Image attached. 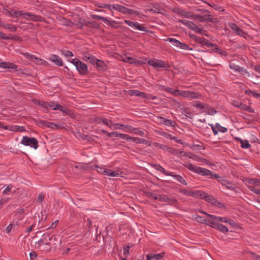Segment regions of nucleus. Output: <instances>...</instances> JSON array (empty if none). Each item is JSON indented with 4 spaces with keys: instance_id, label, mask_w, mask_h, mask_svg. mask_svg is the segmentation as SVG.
Returning a JSON list of instances; mask_svg holds the SVG:
<instances>
[{
    "instance_id": "nucleus-50",
    "label": "nucleus",
    "mask_w": 260,
    "mask_h": 260,
    "mask_svg": "<svg viewBox=\"0 0 260 260\" xmlns=\"http://www.w3.org/2000/svg\"><path fill=\"white\" fill-rule=\"evenodd\" d=\"M123 136L125 137L124 139L130 141L131 142H136L138 139V137H132L126 134H125V136Z\"/></svg>"
},
{
    "instance_id": "nucleus-19",
    "label": "nucleus",
    "mask_w": 260,
    "mask_h": 260,
    "mask_svg": "<svg viewBox=\"0 0 260 260\" xmlns=\"http://www.w3.org/2000/svg\"><path fill=\"white\" fill-rule=\"evenodd\" d=\"M164 253H160L157 254L150 253L146 255V260H159L164 257Z\"/></svg>"
},
{
    "instance_id": "nucleus-46",
    "label": "nucleus",
    "mask_w": 260,
    "mask_h": 260,
    "mask_svg": "<svg viewBox=\"0 0 260 260\" xmlns=\"http://www.w3.org/2000/svg\"><path fill=\"white\" fill-rule=\"evenodd\" d=\"M133 133L135 134H136V135H139L140 136H146L145 134H144V131L141 130L140 128H134V129L133 131Z\"/></svg>"
},
{
    "instance_id": "nucleus-54",
    "label": "nucleus",
    "mask_w": 260,
    "mask_h": 260,
    "mask_svg": "<svg viewBox=\"0 0 260 260\" xmlns=\"http://www.w3.org/2000/svg\"><path fill=\"white\" fill-rule=\"evenodd\" d=\"M189 93H190V91H182L180 93V95H181L183 97H184V98L189 99Z\"/></svg>"
},
{
    "instance_id": "nucleus-4",
    "label": "nucleus",
    "mask_w": 260,
    "mask_h": 260,
    "mask_svg": "<svg viewBox=\"0 0 260 260\" xmlns=\"http://www.w3.org/2000/svg\"><path fill=\"white\" fill-rule=\"evenodd\" d=\"M21 143L24 145L29 146L35 149L38 147V142L35 138H29L27 136H24Z\"/></svg>"
},
{
    "instance_id": "nucleus-23",
    "label": "nucleus",
    "mask_w": 260,
    "mask_h": 260,
    "mask_svg": "<svg viewBox=\"0 0 260 260\" xmlns=\"http://www.w3.org/2000/svg\"><path fill=\"white\" fill-rule=\"evenodd\" d=\"M47 127L53 129H62L64 128V126L62 124H56L51 122H48Z\"/></svg>"
},
{
    "instance_id": "nucleus-34",
    "label": "nucleus",
    "mask_w": 260,
    "mask_h": 260,
    "mask_svg": "<svg viewBox=\"0 0 260 260\" xmlns=\"http://www.w3.org/2000/svg\"><path fill=\"white\" fill-rule=\"evenodd\" d=\"M108 136L109 137H120V138H121L122 139H124L125 137H124L123 136H125V134H121V133H118V132H111V133H108Z\"/></svg>"
},
{
    "instance_id": "nucleus-14",
    "label": "nucleus",
    "mask_w": 260,
    "mask_h": 260,
    "mask_svg": "<svg viewBox=\"0 0 260 260\" xmlns=\"http://www.w3.org/2000/svg\"><path fill=\"white\" fill-rule=\"evenodd\" d=\"M123 172L119 170L112 171L110 169H105L104 170V174L112 177H123Z\"/></svg>"
},
{
    "instance_id": "nucleus-51",
    "label": "nucleus",
    "mask_w": 260,
    "mask_h": 260,
    "mask_svg": "<svg viewBox=\"0 0 260 260\" xmlns=\"http://www.w3.org/2000/svg\"><path fill=\"white\" fill-rule=\"evenodd\" d=\"M175 124H176V122L175 121H173L170 119H166L164 124L166 125H167V126H174L175 125Z\"/></svg>"
},
{
    "instance_id": "nucleus-13",
    "label": "nucleus",
    "mask_w": 260,
    "mask_h": 260,
    "mask_svg": "<svg viewBox=\"0 0 260 260\" xmlns=\"http://www.w3.org/2000/svg\"><path fill=\"white\" fill-rule=\"evenodd\" d=\"M229 25L230 28L232 29V30H233L236 34L241 37H245L246 33L243 30L240 28L236 24L234 23H230Z\"/></svg>"
},
{
    "instance_id": "nucleus-35",
    "label": "nucleus",
    "mask_w": 260,
    "mask_h": 260,
    "mask_svg": "<svg viewBox=\"0 0 260 260\" xmlns=\"http://www.w3.org/2000/svg\"><path fill=\"white\" fill-rule=\"evenodd\" d=\"M192 30L196 32L199 33L202 35H206V30L203 29L202 28L198 27L197 25H194L193 28H192Z\"/></svg>"
},
{
    "instance_id": "nucleus-6",
    "label": "nucleus",
    "mask_w": 260,
    "mask_h": 260,
    "mask_svg": "<svg viewBox=\"0 0 260 260\" xmlns=\"http://www.w3.org/2000/svg\"><path fill=\"white\" fill-rule=\"evenodd\" d=\"M148 64L154 68H168L170 66L169 65L166 63L164 61L158 59H152L148 61Z\"/></svg>"
},
{
    "instance_id": "nucleus-12",
    "label": "nucleus",
    "mask_w": 260,
    "mask_h": 260,
    "mask_svg": "<svg viewBox=\"0 0 260 260\" xmlns=\"http://www.w3.org/2000/svg\"><path fill=\"white\" fill-rule=\"evenodd\" d=\"M180 192L183 194L193 197H199V196H201V191H192L188 190L185 189H180Z\"/></svg>"
},
{
    "instance_id": "nucleus-1",
    "label": "nucleus",
    "mask_w": 260,
    "mask_h": 260,
    "mask_svg": "<svg viewBox=\"0 0 260 260\" xmlns=\"http://www.w3.org/2000/svg\"><path fill=\"white\" fill-rule=\"evenodd\" d=\"M185 167L189 170L202 176H210V178H211L218 179L220 178L219 175H217L215 173L211 172L210 170L206 169L205 168L194 166L191 164H188L185 165Z\"/></svg>"
},
{
    "instance_id": "nucleus-55",
    "label": "nucleus",
    "mask_w": 260,
    "mask_h": 260,
    "mask_svg": "<svg viewBox=\"0 0 260 260\" xmlns=\"http://www.w3.org/2000/svg\"><path fill=\"white\" fill-rule=\"evenodd\" d=\"M213 51L218 52L219 54H220L221 55H226V52L223 51V50L220 49L218 47V49H215V47H213Z\"/></svg>"
},
{
    "instance_id": "nucleus-64",
    "label": "nucleus",
    "mask_w": 260,
    "mask_h": 260,
    "mask_svg": "<svg viewBox=\"0 0 260 260\" xmlns=\"http://www.w3.org/2000/svg\"><path fill=\"white\" fill-rule=\"evenodd\" d=\"M29 257L31 260H34L37 257V254L35 251H33L29 253Z\"/></svg>"
},
{
    "instance_id": "nucleus-24",
    "label": "nucleus",
    "mask_w": 260,
    "mask_h": 260,
    "mask_svg": "<svg viewBox=\"0 0 260 260\" xmlns=\"http://www.w3.org/2000/svg\"><path fill=\"white\" fill-rule=\"evenodd\" d=\"M153 167L157 171L160 172L161 173L166 176L172 175L170 172L166 171L163 167L159 165L155 164L153 166Z\"/></svg>"
},
{
    "instance_id": "nucleus-47",
    "label": "nucleus",
    "mask_w": 260,
    "mask_h": 260,
    "mask_svg": "<svg viewBox=\"0 0 260 260\" xmlns=\"http://www.w3.org/2000/svg\"><path fill=\"white\" fill-rule=\"evenodd\" d=\"M61 54L66 57H73L74 56L73 53L69 50H62Z\"/></svg>"
},
{
    "instance_id": "nucleus-26",
    "label": "nucleus",
    "mask_w": 260,
    "mask_h": 260,
    "mask_svg": "<svg viewBox=\"0 0 260 260\" xmlns=\"http://www.w3.org/2000/svg\"><path fill=\"white\" fill-rule=\"evenodd\" d=\"M189 158H192L197 161H200L208 165H212L211 163H209V161L207 159L201 158L197 155H193L192 156H189Z\"/></svg>"
},
{
    "instance_id": "nucleus-10",
    "label": "nucleus",
    "mask_w": 260,
    "mask_h": 260,
    "mask_svg": "<svg viewBox=\"0 0 260 260\" xmlns=\"http://www.w3.org/2000/svg\"><path fill=\"white\" fill-rule=\"evenodd\" d=\"M201 196H199V197L201 199H205L206 201L212 204L216 205L217 203H218V206L221 204L220 203L218 202L216 200H215L212 196L208 195L206 193L202 191H201Z\"/></svg>"
},
{
    "instance_id": "nucleus-63",
    "label": "nucleus",
    "mask_w": 260,
    "mask_h": 260,
    "mask_svg": "<svg viewBox=\"0 0 260 260\" xmlns=\"http://www.w3.org/2000/svg\"><path fill=\"white\" fill-rule=\"evenodd\" d=\"M9 63L10 62H1L0 61V67L2 68L7 69L8 68Z\"/></svg>"
},
{
    "instance_id": "nucleus-43",
    "label": "nucleus",
    "mask_w": 260,
    "mask_h": 260,
    "mask_svg": "<svg viewBox=\"0 0 260 260\" xmlns=\"http://www.w3.org/2000/svg\"><path fill=\"white\" fill-rule=\"evenodd\" d=\"M170 198H169L166 195L164 194H158L157 200L161 202H166L169 201Z\"/></svg>"
},
{
    "instance_id": "nucleus-42",
    "label": "nucleus",
    "mask_w": 260,
    "mask_h": 260,
    "mask_svg": "<svg viewBox=\"0 0 260 260\" xmlns=\"http://www.w3.org/2000/svg\"><path fill=\"white\" fill-rule=\"evenodd\" d=\"M95 64L96 66V67L98 68L99 70L104 69L105 66L104 62L98 59H97V61H96Z\"/></svg>"
},
{
    "instance_id": "nucleus-60",
    "label": "nucleus",
    "mask_w": 260,
    "mask_h": 260,
    "mask_svg": "<svg viewBox=\"0 0 260 260\" xmlns=\"http://www.w3.org/2000/svg\"><path fill=\"white\" fill-rule=\"evenodd\" d=\"M97 59H98L96 57L91 55V57L88 62L93 65H95L96 61H97Z\"/></svg>"
},
{
    "instance_id": "nucleus-27",
    "label": "nucleus",
    "mask_w": 260,
    "mask_h": 260,
    "mask_svg": "<svg viewBox=\"0 0 260 260\" xmlns=\"http://www.w3.org/2000/svg\"><path fill=\"white\" fill-rule=\"evenodd\" d=\"M165 41L172 43L174 46L178 48H180L182 44L181 42L174 38H168Z\"/></svg>"
},
{
    "instance_id": "nucleus-45",
    "label": "nucleus",
    "mask_w": 260,
    "mask_h": 260,
    "mask_svg": "<svg viewBox=\"0 0 260 260\" xmlns=\"http://www.w3.org/2000/svg\"><path fill=\"white\" fill-rule=\"evenodd\" d=\"M132 245V244L129 243L123 246V254L125 256H127V255L129 254V249Z\"/></svg>"
},
{
    "instance_id": "nucleus-36",
    "label": "nucleus",
    "mask_w": 260,
    "mask_h": 260,
    "mask_svg": "<svg viewBox=\"0 0 260 260\" xmlns=\"http://www.w3.org/2000/svg\"><path fill=\"white\" fill-rule=\"evenodd\" d=\"M249 185H254L255 186H260V180L256 179H251L249 180Z\"/></svg>"
},
{
    "instance_id": "nucleus-52",
    "label": "nucleus",
    "mask_w": 260,
    "mask_h": 260,
    "mask_svg": "<svg viewBox=\"0 0 260 260\" xmlns=\"http://www.w3.org/2000/svg\"><path fill=\"white\" fill-rule=\"evenodd\" d=\"M216 127H217V128L218 131L221 132L222 133H225L228 131V129L226 128L221 126L219 123L216 124Z\"/></svg>"
},
{
    "instance_id": "nucleus-38",
    "label": "nucleus",
    "mask_w": 260,
    "mask_h": 260,
    "mask_svg": "<svg viewBox=\"0 0 260 260\" xmlns=\"http://www.w3.org/2000/svg\"><path fill=\"white\" fill-rule=\"evenodd\" d=\"M201 97V94L199 92H196L193 91H190L189 99H200Z\"/></svg>"
},
{
    "instance_id": "nucleus-32",
    "label": "nucleus",
    "mask_w": 260,
    "mask_h": 260,
    "mask_svg": "<svg viewBox=\"0 0 260 260\" xmlns=\"http://www.w3.org/2000/svg\"><path fill=\"white\" fill-rule=\"evenodd\" d=\"M236 139L240 141L241 147L243 148H249L251 146L247 140H242L240 138H236Z\"/></svg>"
},
{
    "instance_id": "nucleus-57",
    "label": "nucleus",
    "mask_w": 260,
    "mask_h": 260,
    "mask_svg": "<svg viewBox=\"0 0 260 260\" xmlns=\"http://www.w3.org/2000/svg\"><path fill=\"white\" fill-rule=\"evenodd\" d=\"M134 128L135 127L128 125H125L124 126V128L125 129V131L129 133H133Z\"/></svg>"
},
{
    "instance_id": "nucleus-33",
    "label": "nucleus",
    "mask_w": 260,
    "mask_h": 260,
    "mask_svg": "<svg viewBox=\"0 0 260 260\" xmlns=\"http://www.w3.org/2000/svg\"><path fill=\"white\" fill-rule=\"evenodd\" d=\"M132 27L136 29H138L140 30H142V31H147L146 27L141 25L138 22H134Z\"/></svg>"
},
{
    "instance_id": "nucleus-17",
    "label": "nucleus",
    "mask_w": 260,
    "mask_h": 260,
    "mask_svg": "<svg viewBox=\"0 0 260 260\" xmlns=\"http://www.w3.org/2000/svg\"><path fill=\"white\" fill-rule=\"evenodd\" d=\"M24 16H27L29 17V18L28 19V20L39 22H42L44 20V18L42 17L39 15H35L30 13H25Z\"/></svg>"
},
{
    "instance_id": "nucleus-44",
    "label": "nucleus",
    "mask_w": 260,
    "mask_h": 260,
    "mask_svg": "<svg viewBox=\"0 0 260 260\" xmlns=\"http://www.w3.org/2000/svg\"><path fill=\"white\" fill-rule=\"evenodd\" d=\"M136 143H139V144L143 143V144H146V145H147L148 146H150L151 144V142H150L149 141H147V140H146L145 139H142V138H138V139H137V141H136Z\"/></svg>"
},
{
    "instance_id": "nucleus-37",
    "label": "nucleus",
    "mask_w": 260,
    "mask_h": 260,
    "mask_svg": "<svg viewBox=\"0 0 260 260\" xmlns=\"http://www.w3.org/2000/svg\"><path fill=\"white\" fill-rule=\"evenodd\" d=\"M249 190L253 192L254 193L259 194L260 196V188L256 187L254 185H249L248 186Z\"/></svg>"
},
{
    "instance_id": "nucleus-31",
    "label": "nucleus",
    "mask_w": 260,
    "mask_h": 260,
    "mask_svg": "<svg viewBox=\"0 0 260 260\" xmlns=\"http://www.w3.org/2000/svg\"><path fill=\"white\" fill-rule=\"evenodd\" d=\"M179 21L192 30L195 25L193 22L187 20H179Z\"/></svg>"
},
{
    "instance_id": "nucleus-2",
    "label": "nucleus",
    "mask_w": 260,
    "mask_h": 260,
    "mask_svg": "<svg viewBox=\"0 0 260 260\" xmlns=\"http://www.w3.org/2000/svg\"><path fill=\"white\" fill-rule=\"evenodd\" d=\"M71 62L76 67V69L81 75H85L87 74L88 70L86 64L77 58L73 59Z\"/></svg>"
},
{
    "instance_id": "nucleus-48",
    "label": "nucleus",
    "mask_w": 260,
    "mask_h": 260,
    "mask_svg": "<svg viewBox=\"0 0 260 260\" xmlns=\"http://www.w3.org/2000/svg\"><path fill=\"white\" fill-rule=\"evenodd\" d=\"M161 135L166 138L169 139L170 140H175V137H173L171 134L167 132H162Z\"/></svg>"
},
{
    "instance_id": "nucleus-5",
    "label": "nucleus",
    "mask_w": 260,
    "mask_h": 260,
    "mask_svg": "<svg viewBox=\"0 0 260 260\" xmlns=\"http://www.w3.org/2000/svg\"><path fill=\"white\" fill-rule=\"evenodd\" d=\"M193 39L194 40V41L197 43L206 45L208 47H215V49H218V46L217 45L211 43L208 40L204 38L194 36Z\"/></svg>"
},
{
    "instance_id": "nucleus-61",
    "label": "nucleus",
    "mask_w": 260,
    "mask_h": 260,
    "mask_svg": "<svg viewBox=\"0 0 260 260\" xmlns=\"http://www.w3.org/2000/svg\"><path fill=\"white\" fill-rule=\"evenodd\" d=\"M195 106L197 108H199L200 109H201V110L204 109L206 107V106H204L203 105V104H202V103H201L200 102H197L196 104V105H195Z\"/></svg>"
},
{
    "instance_id": "nucleus-29",
    "label": "nucleus",
    "mask_w": 260,
    "mask_h": 260,
    "mask_svg": "<svg viewBox=\"0 0 260 260\" xmlns=\"http://www.w3.org/2000/svg\"><path fill=\"white\" fill-rule=\"evenodd\" d=\"M51 109L54 110H59L61 111L62 112L67 113V114L68 113V110L66 108H64V107L62 106L61 105H60L58 104L54 103V106Z\"/></svg>"
},
{
    "instance_id": "nucleus-59",
    "label": "nucleus",
    "mask_w": 260,
    "mask_h": 260,
    "mask_svg": "<svg viewBox=\"0 0 260 260\" xmlns=\"http://www.w3.org/2000/svg\"><path fill=\"white\" fill-rule=\"evenodd\" d=\"M251 257L253 260H260V255L253 252H250Z\"/></svg>"
},
{
    "instance_id": "nucleus-22",
    "label": "nucleus",
    "mask_w": 260,
    "mask_h": 260,
    "mask_svg": "<svg viewBox=\"0 0 260 260\" xmlns=\"http://www.w3.org/2000/svg\"><path fill=\"white\" fill-rule=\"evenodd\" d=\"M178 14L187 18L191 19L194 17V14L188 11H185L183 10H180L178 11Z\"/></svg>"
},
{
    "instance_id": "nucleus-3",
    "label": "nucleus",
    "mask_w": 260,
    "mask_h": 260,
    "mask_svg": "<svg viewBox=\"0 0 260 260\" xmlns=\"http://www.w3.org/2000/svg\"><path fill=\"white\" fill-rule=\"evenodd\" d=\"M113 9L123 14H139V13L137 11L128 9L123 6L118 4H113Z\"/></svg>"
},
{
    "instance_id": "nucleus-28",
    "label": "nucleus",
    "mask_w": 260,
    "mask_h": 260,
    "mask_svg": "<svg viewBox=\"0 0 260 260\" xmlns=\"http://www.w3.org/2000/svg\"><path fill=\"white\" fill-rule=\"evenodd\" d=\"M211 220H214L215 222L218 223V222H226L228 218L226 217H220L215 215L210 216Z\"/></svg>"
},
{
    "instance_id": "nucleus-15",
    "label": "nucleus",
    "mask_w": 260,
    "mask_h": 260,
    "mask_svg": "<svg viewBox=\"0 0 260 260\" xmlns=\"http://www.w3.org/2000/svg\"><path fill=\"white\" fill-rule=\"evenodd\" d=\"M218 181L221 182L222 186L225 187L227 189L232 190H235L237 188V185L236 184L226 180H219Z\"/></svg>"
},
{
    "instance_id": "nucleus-53",
    "label": "nucleus",
    "mask_w": 260,
    "mask_h": 260,
    "mask_svg": "<svg viewBox=\"0 0 260 260\" xmlns=\"http://www.w3.org/2000/svg\"><path fill=\"white\" fill-rule=\"evenodd\" d=\"M147 196L148 197L151 198L154 200H157L158 194H157L155 192H149L147 193Z\"/></svg>"
},
{
    "instance_id": "nucleus-49",
    "label": "nucleus",
    "mask_w": 260,
    "mask_h": 260,
    "mask_svg": "<svg viewBox=\"0 0 260 260\" xmlns=\"http://www.w3.org/2000/svg\"><path fill=\"white\" fill-rule=\"evenodd\" d=\"M13 187V185L12 184L8 185L7 187L4 189V190L3 192V194L4 195L5 194H8L9 192L11 191Z\"/></svg>"
},
{
    "instance_id": "nucleus-9",
    "label": "nucleus",
    "mask_w": 260,
    "mask_h": 260,
    "mask_svg": "<svg viewBox=\"0 0 260 260\" xmlns=\"http://www.w3.org/2000/svg\"><path fill=\"white\" fill-rule=\"evenodd\" d=\"M208 223L210 224V226L218 230L222 233H226L228 231V229L225 225L221 223L215 222L214 220H210L208 221Z\"/></svg>"
},
{
    "instance_id": "nucleus-11",
    "label": "nucleus",
    "mask_w": 260,
    "mask_h": 260,
    "mask_svg": "<svg viewBox=\"0 0 260 260\" xmlns=\"http://www.w3.org/2000/svg\"><path fill=\"white\" fill-rule=\"evenodd\" d=\"M2 128H4L5 129H8L11 132H24L25 131V129L24 127L22 126H19V125H6L4 126L3 125Z\"/></svg>"
},
{
    "instance_id": "nucleus-16",
    "label": "nucleus",
    "mask_w": 260,
    "mask_h": 260,
    "mask_svg": "<svg viewBox=\"0 0 260 260\" xmlns=\"http://www.w3.org/2000/svg\"><path fill=\"white\" fill-rule=\"evenodd\" d=\"M49 59L56 65L61 67L63 66V63L60 57L55 54H52L50 56Z\"/></svg>"
},
{
    "instance_id": "nucleus-62",
    "label": "nucleus",
    "mask_w": 260,
    "mask_h": 260,
    "mask_svg": "<svg viewBox=\"0 0 260 260\" xmlns=\"http://www.w3.org/2000/svg\"><path fill=\"white\" fill-rule=\"evenodd\" d=\"M157 121L158 123L164 124L165 123V120H166V118H164L163 117H161V116H158V117H157Z\"/></svg>"
},
{
    "instance_id": "nucleus-21",
    "label": "nucleus",
    "mask_w": 260,
    "mask_h": 260,
    "mask_svg": "<svg viewBox=\"0 0 260 260\" xmlns=\"http://www.w3.org/2000/svg\"><path fill=\"white\" fill-rule=\"evenodd\" d=\"M129 93L131 95H135L137 96H140L145 99L146 94L143 92L140 91L138 90H131L129 91Z\"/></svg>"
},
{
    "instance_id": "nucleus-25",
    "label": "nucleus",
    "mask_w": 260,
    "mask_h": 260,
    "mask_svg": "<svg viewBox=\"0 0 260 260\" xmlns=\"http://www.w3.org/2000/svg\"><path fill=\"white\" fill-rule=\"evenodd\" d=\"M170 173L172 174V175L170 176L173 177L179 182L185 185H187V182L181 176L178 174H174L173 172Z\"/></svg>"
},
{
    "instance_id": "nucleus-8",
    "label": "nucleus",
    "mask_w": 260,
    "mask_h": 260,
    "mask_svg": "<svg viewBox=\"0 0 260 260\" xmlns=\"http://www.w3.org/2000/svg\"><path fill=\"white\" fill-rule=\"evenodd\" d=\"M232 105L235 107L239 108L246 111L253 113L254 110L249 106H247L245 104L240 102L238 101H234L232 102Z\"/></svg>"
},
{
    "instance_id": "nucleus-39",
    "label": "nucleus",
    "mask_w": 260,
    "mask_h": 260,
    "mask_svg": "<svg viewBox=\"0 0 260 260\" xmlns=\"http://www.w3.org/2000/svg\"><path fill=\"white\" fill-rule=\"evenodd\" d=\"M245 92L249 95H252L253 97L258 98H260V93H256L255 91L251 90H245Z\"/></svg>"
},
{
    "instance_id": "nucleus-58",
    "label": "nucleus",
    "mask_w": 260,
    "mask_h": 260,
    "mask_svg": "<svg viewBox=\"0 0 260 260\" xmlns=\"http://www.w3.org/2000/svg\"><path fill=\"white\" fill-rule=\"evenodd\" d=\"M180 48L183 49V50H192V48L189 47L188 45H187L186 44L182 43L180 47Z\"/></svg>"
},
{
    "instance_id": "nucleus-18",
    "label": "nucleus",
    "mask_w": 260,
    "mask_h": 260,
    "mask_svg": "<svg viewBox=\"0 0 260 260\" xmlns=\"http://www.w3.org/2000/svg\"><path fill=\"white\" fill-rule=\"evenodd\" d=\"M23 54L27 58L30 59L32 61H34V59L36 60H38V64H45V63H47V61L41 59H38V58L36 57L35 55L32 54H30L28 53H24Z\"/></svg>"
},
{
    "instance_id": "nucleus-40",
    "label": "nucleus",
    "mask_w": 260,
    "mask_h": 260,
    "mask_svg": "<svg viewBox=\"0 0 260 260\" xmlns=\"http://www.w3.org/2000/svg\"><path fill=\"white\" fill-rule=\"evenodd\" d=\"M113 5H110L107 4H101L98 6V7L103 8V9H108L111 12H112Z\"/></svg>"
},
{
    "instance_id": "nucleus-30",
    "label": "nucleus",
    "mask_w": 260,
    "mask_h": 260,
    "mask_svg": "<svg viewBox=\"0 0 260 260\" xmlns=\"http://www.w3.org/2000/svg\"><path fill=\"white\" fill-rule=\"evenodd\" d=\"M85 29L86 28H95L98 27V23L95 21H87L85 23Z\"/></svg>"
},
{
    "instance_id": "nucleus-7",
    "label": "nucleus",
    "mask_w": 260,
    "mask_h": 260,
    "mask_svg": "<svg viewBox=\"0 0 260 260\" xmlns=\"http://www.w3.org/2000/svg\"><path fill=\"white\" fill-rule=\"evenodd\" d=\"M239 61L238 60H233L230 62L229 67L232 70L239 72L241 74L247 73V71L243 68L240 67L238 64Z\"/></svg>"
},
{
    "instance_id": "nucleus-56",
    "label": "nucleus",
    "mask_w": 260,
    "mask_h": 260,
    "mask_svg": "<svg viewBox=\"0 0 260 260\" xmlns=\"http://www.w3.org/2000/svg\"><path fill=\"white\" fill-rule=\"evenodd\" d=\"M76 26L77 28L82 29H85V23H83L82 22L79 21L76 24Z\"/></svg>"
},
{
    "instance_id": "nucleus-41",
    "label": "nucleus",
    "mask_w": 260,
    "mask_h": 260,
    "mask_svg": "<svg viewBox=\"0 0 260 260\" xmlns=\"http://www.w3.org/2000/svg\"><path fill=\"white\" fill-rule=\"evenodd\" d=\"M196 220L199 222L202 223H206L207 224L210 225V224L208 223V221L210 219H206L204 217L201 216H197L196 217Z\"/></svg>"
},
{
    "instance_id": "nucleus-20",
    "label": "nucleus",
    "mask_w": 260,
    "mask_h": 260,
    "mask_svg": "<svg viewBox=\"0 0 260 260\" xmlns=\"http://www.w3.org/2000/svg\"><path fill=\"white\" fill-rule=\"evenodd\" d=\"M37 104L47 109H51L54 106V102L48 103L43 101H38L37 103Z\"/></svg>"
}]
</instances>
